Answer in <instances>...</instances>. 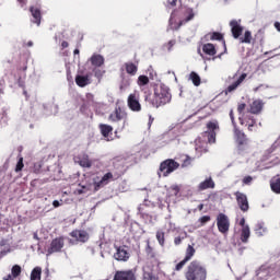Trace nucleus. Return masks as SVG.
I'll use <instances>...</instances> for the list:
<instances>
[{
	"label": "nucleus",
	"instance_id": "f257e3e1",
	"mask_svg": "<svg viewBox=\"0 0 280 280\" xmlns=\"http://www.w3.org/2000/svg\"><path fill=\"white\" fill-rule=\"evenodd\" d=\"M154 88V98L151 101V105L154 108H160V106H165L172 102V93H170V88L162 83L160 80L152 83Z\"/></svg>",
	"mask_w": 280,
	"mask_h": 280
},
{
	"label": "nucleus",
	"instance_id": "f03ea898",
	"mask_svg": "<svg viewBox=\"0 0 280 280\" xmlns=\"http://www.w3.org/2000/svg\"><path fill=\"white\" fill-rule=\"evenodd\" d=\"M195 16H196V11H194L189 7H182L179 9V23L174 24V19H176V11H174L171 13L170 27L171 30H180L182 25H185V23H189V21H194Z\"/></svg>",
	"mask_w": 280,
	"mask_h": 280
},
{
	"label": "nucleus",
	"instance_id": "7ed1b4c3",
	"mask_svg": "<svg viewBox=\"0 0 280 280\" xmlns=\"http://www.w3.org/2000/svg\"><path fill=\"white\" fill-rule=\"evenodd\" d=\"M187 280H207V268L198 260H192L186 272Z\"/></svg>",
	"mask_w": 280,
	"mask_h": 280
},
{
	"label": "nucleus",
	"instance_id": "20e7f679",
	"mask_svg": "<svg viewBox=\"0 0 280 280\" xmlns=\"http://www.w3.org/2000/svg\"><path fill=\"white\" fill-rule=\"evenodd\" d=\"M208 130L201 133L199 137V142L203 143H214L215 142V130L220 128L218 121H210L207 124Z\"/></svg>",
	"mask_w": 280,
	"mask_h": 280
},
{
	"label": "nucleus",
	"instance_id": "39448f33",
	"mask_svg": "<svg viewBox=\"0 0 280 280\" xmlns=\"http://www.w3.org/2000/svg\"><path fill=\"white\" fill-rule=\"evenodd\" d=\"M109 121L117 122L122 121V126L118 130H124L128 126V113L120 106H116L115 110L108 117Z\"/></svg>",
	"mask_w": 280,
	"mask_h": 280
},
{
	"label": "nucleus",
	"instance_id": "423d86ee",
	"mask_svg": "<svg viewBox=\"0 0 280 280\" xmlns=\"http://www.w3.org/2000/svg\"><path fill=\"white\" fill-rule=\"evenodd\" d=\"M178 167H180V164H178V162L172 159H168L161 163L160 172L158 174L159 176H164V177L170 176V174H172V172H176Z\"/></svg>",
	"mask_w": 280,
	"mask_h": 280
},
{
	"label": "nucleus",
	"instance_id": "0eeeda50",
	"mask_svg": "<svg viewBox=\"0 0 280 280\" xmlns=\"http://www.w3.org/2000/svg\"><path fill=\"white\" fill-rule=\"evenodd\" d=\"M275 275H280V265H271L269 267H260L257 277L259 279L268 280V277H275Z\"/></svg>",
	"mask_w": 280,
	"mask_h": 280
},
{
	"label": "nucleus",
	"instance_id": "6e6552de",
	"mask_svg": "<svg viewBox=\"0 0 280 280\" xmlns=\"http://www.w3.org/2000/svg\"><path fill=\"white\" fill-rule=\"evenodd\" d=\"M234 135L238 148V152H244V150H248V139L246 135L238 130L237 127H234Z\"/></svg>",
	"mask_w": 280,
	"mask_h": 280
},
{
	"label": "nucleus",
	"instance_id": "1a4fd4ad",
	"mask_svg": "<svg viewBox=\"0 0 280 280\" xmlns=\"http://www.w3.org/2000/svg\"><path fill=\"white\" fill-rule=\"evenodd\" d=\"M217 226L220 233H229V229L231 226L229 217L224 213H219L217 217Z\"/></svg>",
	"mask_w": 280,
	"mask_h": 280
},
{
	"label": "nucleus",
	"instance_id": "9d476101",
	"mask_svg": "<svg viewBox=\"0 0 280 280\" xmlns=\"http://www.w3.org/2000/svg\"><path fill=\"white\" fill-rule=\"evenodd\" d=\"M70 235L74 238V241L71 238L69 240L71 244H78V242L85 244V242H89V232L84 230H74L70 233Z\"/></svg>",
	"mask_w": 280,
	"mask_h": 280
},
{
	"label": "nucleus",
	"instance_id": "9b49d317",
	"mask_svg": "<svg viewBox=\"0 0 280 280\" xmlns=\"http://www.w3.org/2000/svg\"><path fill=\"white\" fill-rule=\"evenodd\" d=\"M62 248H65V238L63 237L54 238L50 243L49 248L47 249V257H49V255H54V253H60Z\"/></svg>",
	"mask_w": 280,
	"mask_h": 280
},
{
	"label": "nucleus",
	"instance_id": "f8f14e48",
	"mask_svg": "<svg viewBox=\"0 0 280 280\" xmlns=\"http://www.w3.org/2000/svg\"><path fill=\"white\" fill-rule=\"evenodd\" d=\"M237 75H238V72L234 73L233 80H235V82H233L226 88L225 93H233V91H236L238 86H241L242 82H244L246 78H248V74L245 72L238 77Z\"/></svg>",
	"mask_w": 280,
	"mask_h": 280
},
{
	"label": "nucleus",
	"instance_id": "ddd939ff",
	"mask_svg": "<svg viewBox=\"0 0 280 280\" xmlns=\"http://www.w3.org/2000/svg\"><path fill=\"white\" fill-rule=\"evenodd\" d=\"M117 177L113 175V173H106L102 179L94 180V191H100L103 187H106L110 180H115Z\"/></svg>",
	"mask_w": 280,
	"mask_h": 280
},
{
	"label": "nucleus",
	"instance_id": "4468645a",
	"mask_svg": "<svg viewBox=\"0 0 280 280\" xmlns=\"http://www.w3.org/2000/svg\"><path fill=\"white\" fill-rule=\"evenodd\" d=\"M234 196L236 197V202L241 211H243V213H246V211L250 209V206L248 205V197L246 196V194L236 191Z\"/></svg>",
	"mask_w": 280,
	"mask_h": 280
},
{
	"label": "nucleus",
	"instance_id": "2eb2a0df",
	"mask_svg": "<svg viewBox=\"0 0 280 280\" xmlns=\"http://www.w3.org/2000/svg\"><path fill=\"white\" fill-rule=\"evenodd\" d=\"M127 106L132 113H141V103H139V96L137 94H130L128 96Z\"/></svg>",
	"mask_w": 280,
	"mask_h": 280
},
{
	"label": "nucleus",
	"instance_id": "dca6fc26",
	"mask_svg": "<svg viewBox=\"0 0 280 280\" xmlns=\"http://www.w3.org/2000/svg\"><path fill=\"white\" fill-rule=\"evenodd\" d=\"M113 280H137L133 270L116 271Z\"/></svg>",
	"mask_w": 280,
	"mask_h": 280
},
{
	"label": "nucleus",
	"instance_id": "f3484780",
	"mask_svg": "<svg viewBox=\"0 0 280 280\" xmlns=\"http://www.w3.org/2000/svg\"><path fill=\"white\" fill-rule=\"evenodd\" d=\"M240 23V20H232L230 22L233 38H238L240 36H242V32H244V27H242Z\"/></svg>",
	"mask_w": 280,
	"mask_h": 280
},
{
	"label": "nucleus",
	"instance_id": "a211bd4d",
	"mask_svg": "<svg viewBox=\"0 0 280 280\" xmlns=\"http://www.w3.org/2000/svg\"><path fill=\"white\" fill-rule=\"evenodd\" d=\"M198 191H206V189H215V182L212 177H207L203 182L199 183Z\"/></svg>",
	"mask_w": 280,
	"mask_h": 280
},
{
	"label": "nucleus",
	"instance_id": "6ab92c4d",
	"mask_svg": "<svg viewBox=\"0 0 280 280\" xmlns=\"http://www.w3.org/2000/svg\"><path fill=\"white\" fill-rule=\"evenodd\" d=\"M114 258L117 259V261H128V259H130V254L128 250H126V248L117 247Z\"/></svg>",
	"mask_w": 280,
	"mask_h": 280
},
{
	"label": "nucleus",
	"instance_id": "aec40b11",
	"mask_svg": "<svg viewBox=\"0 0 280 280\" xmlns=\"http://www.w3.org/2000/svg\"><path fill=\"white\" fill-rule=\"evenodd\" d=\"M100 130L105 141H113V126L100 125Z\"/></svg>",
	"mask_w": 280,
	"mask_h": 280
},
{
	"label": "nucleus",
	"instance_id": "412c9836",
	"mask_svg": "<svg viewBox=\"0 0 280 280\" xmlns=\"http://www.w3.org/2000/svg\"><path fill=\"white\" fill-rule=\"evenodd\" d=\"M74 80H75V84L81 89H84V86H89V84L91 83V78L89 77V74H85V75L77 74Z\"/></svg>",
	"mask_w": 280,
	"mask_h": 280
},
{
	"label": "nucleus",
	"instance_id": "4be33fe9",
	"mask_svg": "<svg viewBox=\"0 0 280 280\" xmlns=\"http://www.w3.org/2000/svg\"><path fill=\"white\" fill-rule=\"evenodd\" d=\"M264 108V101L256 100L250 104V113L253 115H259Z\"/></svg>",
	"mask_w": 280,
	"mask_h": 280
},
{
	"label": "nucleus",
	"instance_id": "5701e85b",
	"mask_svg": "<svg viewBox=\"0 0 280 280\" xmlns=\"http://www.w3.org/2000/svg\"><path fill=\"white\" fill-rule=\"evenodd\" d=\"M30 12L33 16L32 19V23H35L37 25H40V19H42V15H40V8L36 7H31L30 8Z\"/></svg>",
	"mask_w": 280,
	"mask_h": 280
},
{
	"label": "nucleus",
	"instance_id": "b1692460",
	"mask_svg": "<svg viewBox=\"0 0 280 280\" xmlns=\"http://www.w3.org/2000/svg\"><path fill=\"white\" fill-rule=\"evenodd\" d=\"M254 231H255L257 237H264V235H266V233H268V229L266 228V224L264 222H258L255 225Z\"/></svg>",
	"mask_w": 280,
	"mask_h": 280
},
{
	"label": "nucleus",
	"instance_id": "393cba45",
	"mask_svg": "<svg viewBox=\"0 0 280 280\" xmlns=\"http://www.w3.org/2000/svg\"><path fill=\"white\" fill-rule=\"evenodd\" d=\"M90 62L92 67H102V65H104V56L94 54L90 58Z\"/></svg>",
	"mask_w": 280,
	"mask_h": 280
},
{
	"label": "nucleus",
	"instance_id": "a878e982",
	"mask_svg": "<svg viewBox=\"0 0 280 280\" xmlns=\"http://www.w3.org/2000/svg\"><path fill=\"white\" fill-rule=\"evenodd\" d=\"M202 51L206 54V56H215L218 54V50H215V46L211 43L205 44L202 46Z\"/></svg>",
	"mask_w": 280,
	"mask_h": 280
},
{
	"label": "nucleus",
	"instance_id": "bb28decb",
	"mask_svg": "<svg viewBox=\"0 0 280 280\" xmlns=\"http://www.w3.org/2000/svg\"><path fill=\"white\" fill-rule=\"evenodd\" d=\"M249 238H250V226L246 225L241 230V242H243V244H247Z\"/></svg>",
	"mask_w": 280,
	"mask_h": 280
},
{
	"label": "nucleus",
	"instance_id": "cd10ccee",
	"mask_svg": "<svg viewBox=\"0 0 280 280\" xmlns=\"http://www.w3.org/2000/svg\"><path fill=\"white\" fill-rule=\"evenodd\" d=\"M279 145H280V138L276 140L275 143L271 145V148L265 152V154L262 155V161H268V159H270V154H272L275 150L279 148Z\"/></svg>",
	"mask_w": 280,
	"mask_h": 280
},
{
	"label": "nucleus",
	"instance_id": "c85d7f7f",
	"mask_svg": "<svg viewBox=\"0 0 280 280\" xmlns=\"http://www.w3.org/2000/svg\"><path fill=\"white\" fill-rule=\"evenodd\" d=\"M78 159H79V160H78V163H79V165H80L81 167H86V168L92 167L93 162H91V161L89 160V155L84 154V155H82V156H80V158H78Z\"/></svg>",
	"mask_w": 280,
	"mask_h": 280
},
{
	"label": "nucleus",
	"instance_id": "c756f323",
	"mask_svg": "<svg viewBox=\"0 0 280 280\" xmlns=\"http://www.w3.org/2000/svg\"><path fill=\"white\" fill-rule=\"evenodd\" d=\"M270 187L275 194H280V176L279 175L271 179Z\"/></svg>",
	"mask_w": 280,
	"mask_h": 280
},
{
	"label": "nucleus",
	"instance_id": "7c9ffc66",
	"mask_svg": "<svg viewBox=\"0 0 280 280\" xmlns=\"http://www.w3.org/2000/svg\"><path fill=\"white\" fill-rule=\"evenodd\" d=\"M208 36L210 37V40H223L224 52H226V42H224V36L222 33L214 32L208 34Z\"/></svg>",
	"mask_w": 280,
	"mask_h": 280
},
{
	"label": "nucleus",
	"instance_id": "2f4dec72",
	"mask_svg": "<svg viewBox=\"0 0 280 280\" xmlns=\"http://www.w3.org/2000/svg\"><path fill=\"white\" fill-rule=\"evenodd\" d=\"M125 67H126V71H127V73H129V75H137V71H138L137 65H135L132 62H127V63H125Z\"/></svg>",
	"mask_w": 280,
	"mask_h": 280
},
{
	"label": "nucleus",
	"instance_id": "473e14b6",
	"mask_svg": "<svg viewBox=\"0 0 280 280\" xmlns=\"http://www.w3.org/2000/svg\"><path fill=\"white\" fill-rule=\"evenodd\" d=\"M196 255V248H194V246L188 245L186 248V255H185V260L186 261H190L191 257H194Z\"/></svg>",
	"mask_w": 280,
	"mask_h": 280
},
{
	"label": "nucleus",
	"instance_id": "72a5a7b5",
	"mask_svg": "<svg viewBox=\"0 0 280 280\" xmlns=\"http://www.w3.org/2000/svg\"><path fill=\"white\" fill-rule=\"evenodd\" d=\"M43 269L40 267H35L31 272V280H40V275Z\"/></svg>",
	"mask_w": 280,
	"mask_h": 280
},
{
	"label": "nucleus",
	"instance_id": "f704fd0d",
	"mask_svg": "<svg viewBox=\"0 0 280 280\" xmlns=\"http://www.w3.org/2000/svg\"><path fill=\"white\" fill-rule=\"evenodd\" d=\"M189 80H191L194 86H198L201 82L200 75L197 72H190Z\"/></svg>",
	"mask_w": 280,
	"mask_h": 280
},
{
	"label": "nucleus",
	"instance_id": "c9c22d12",
	"mask_svg": "<svg viewBox=\"0 0 280 280\" xmlns=\"http://www.w3.org/2000/svg\"><path fill=\"white\" fill-rule=\"evenodd\" d=\"M22 272V268L19 265H14L11 268V275L13 276V279H16V277H20Z\"/></svg>",
	"mask_w": 280,
	"mask_h": 280
},
{
	"label": "nucleus",
	"instance_id": "e433bc0d",
	"mask_svg": "<svg viewBox=\"0 0 280 280\" xmlns=\"http://www.w3.org/2000/svg\"><path fill=\"white\" fill-rule=\"evenodd\" d=\"M156 240H158L160 246H164L165 245V233L163 231H158Z\"/></svg>",
	"mask_w": 280,
	"mask_h": 280
},
{
	"label": "nucleus",
	"instance_id": "4c0bfd02",
	"mask_svg": "<svg viewBox=\"0 0 280 280\" xmlns=\"http://www.w3.org/2000/svg\"><path fill=\"white\" fill-rule=\"evenodd\" d=\"M253 39V35L250 31H246L244 34V37H241V43L250 44V40Z\"/></svg>",
	"mask_w": 280,
	"mask_h": 280
},
{
	"label": "nucleus",
	"instance_id": "58836bf2",
	"mask_svg": "<svg viewBox=\"0 0 280 280\" xmlns=\"http://www.w3.org/2000/svg\"><path fill=\"white\" fill-rule=\"evenodd\" d=\"M168 194H171V196H178V194H180V187H178V185H173L168 188Z\"/></svg>",
	"mask_w": 280,
	"mask_h": 280
},
{
	"label": "nucleus",
	"instance_id": "ea45409f",
	"mask_svg": "<svg viewBox=\"0 0 280 280\" xmlns=\"http://www.w3.org/2000/svg\"><path fill=\"white\" fill-rule=\"evenodd\" d=\"M149 82H150V78H148L145 75H140L138 78V85L139 86H145Z\"/></svg>",
	"mask_w": 280,
	"mask_h": 280
},
{
	"label": "nucleus",
	"instance_id": "a19ab883",
	"mask_svg": "<svg viewBox=\"0 0 280 280\" xmlns=\"http://www.w3.org/2000/svg\"><path fill=\"white\" fill-rule=\"evenodd\" d=\"M143 280H159V277H156L154 273L150 271H145L143 273Z\"/></svg>",
	"mask_w": 280,
	"mask_h": 280
},
{
	"label": "nucleus",
	"instance_id": "79ce46f5",
	"mask_svg": "<svg viewBox=\"0 0 280 280\" xmlns=\"http://www.w3.org/2000/svg\"><path fill=\"white\" fill-rule=\"evenodd\" d=\"M147 73L150 80H156V71H154V68H152V66L148 68Z\"/></svg>",
	"mask_w": 280,
	"mask_h": 280
},
{
	"label": "nucleus",
	"instance_id": "37998d69",
	"mask_svg": "<svg viewBox=\"0 0 280 280\" xmlns=\"http://www.w3.org/2000/svg\"><path fill=\"white\" fill-rule=\"evenodd\" d=\"M23 167H25V164H23V156H20L15 166V172H22Z\"/></svg>",
	"mask_w": 280,
	"mask_h": 280
},
{
	"label": "nucleus",
	"instance_id": "c03bdc74",
	"mask_svg": "<svg viewBox=\"0 0 280 280\" xmlns=\"http://www.w3.org/2000/svg\"><path fill=\"white\" fill-rule=\"evenodd\" d=\"M8 122V114L5 110L0 112V126Z\"/></svg>",
	"mask_w": 280,
	"mask_h": 280
},
{
	"label": "nucleus",
	"instance_id": "a18cd8bd",
	"mask_svg": "<svg viewBox=\"0 0 280 280\" xmlns=\"http://www.w3.org/2000/svg\"><path fill=\"white\" fill-rule=\"evenodd\" d=\"M14 84H18L20 86V89H23L25 86V78L20 77L18 79H15Z\"/></svg>",
	"mask_w": 280,
	"mask_h": 280
},
{
	"label": "nucleus",
	"instance_id": "49530a36",
	"mask_svg": "<svg viewBox=\"0 0 280 280\" xmlns=\"http://www.w3.org/2000/svg\"><path fill=\"white\" fill-rule=\"evenodd\" d=\"M187 261L189 260H186V258H184L182 261H179L176 267H175V270H183V268L185 267V264H187Z\"/></svg>",
	"mask_w": 280,
	"mask_h": 280
},
{
	"label": "nucleus",
	"instance_id": "de8ad7c7",
	"mask_svg": "<svg viewBox=\"0 0 280 280\" xmlns=\"http://www.w3.org/2000/svg\"><path fill=\"white\" fill-rule=\"evenodd\" d=\"M211 221V217L210 215H203L199 219V222L201 225H205L207 224V222H210Z\"/></svg>",
	"mask_w": 280,
	"mask_h": 280
},
{
	"label": "nucleus",
	"instance_id": "09e8293b",
	"mask_svg": "<svg viewBox=\"0 0 280 280\" xmlns=\"http://www.w3.org/2000/svg\"><path fill=\"white\" fill-rule=\"evenodd\" d=\"M253 183V176H245L243 178V185H250Z\"/></svg>",
	"mask_w": 280,
	"mask_h": 280
},
{
	"label": "nucleus",
	"instance_id": "8fccbe9b",
	"mask_svg": "<svg viewBox=\"0 0 280 280\" xmlns=\"http://www.w3.org/2000/svg\"><path fill=\"white\" fill-rule=\"evenodd\" d=\"M45 110H49V108H54V113H58V105L52 104V105H44Z\"/></svg>",
	"mask_w": 280,
	"mask_h": 280
},
{
	"label": "nucleus",
	"instance_id": "3c124183",
	"mask_svg": "<svg viewBox=\"0 0 280 280\" xmlns=\"http://www.w3.org/2000/svg\"><path fill=\"white\" fill-rule=\"evenodd\" d=\"M230 118L234 128H237V122H235V116L233 114V109L230 110Z\"/></svg>",
	"mask_w": 280,
	"mask_h": 280
},
{
	"label": "nucleus",
	"instance_id": "603ef678",
	"mask_svg": "<svg viewBox=\"0 0 280 280\" xmlns=\"http://www.w3.org/2000/svg\"><path fill=\"white\" fill-rule=\"evenodd\" d=\"M94 75H95V78H102V75H104V71L95 68L94 69Z\"/></svg>",
	"mask_w": 280,
	"mask_h": 280
},
{
	"label": "nucleus",
	"instance_id": "864d4df0",
	"mask_svg": "<svg viewBox=\"0 0 280 280\" xmlns=\"http://www.w3.org/2000/svg\"><path fill=\"white\" fill-rule=\"evenodd\" d=\"M265 89H268V86L265 84H260L254 89V93H258V91H264Z\"/></svg>",
	"mask_w": 280,
	"mask_h": 280
},
{
	"label": "nucleus",
	"instance_id": "5fc2aeb1",
	"mask_svg": "<svg viewBox=\"0 0 280 280\" xmlns=\"http://www.w3.org/2000/svg\"><path fill=\"white\" fill-rule=\"evenodd\" d=\"M183 240H185V237H180V236L175 237L174 240L175 246H180Z\"/></svg>",
	"mask_w": 280,
	"mask_h": 280
},
{
	"label": "nucleus",
	"instance_id": "6e6d98bb",
	"mask_svg": "<svg viewBox=\"0 0 280 280\" xmlns=\"http://www.w3.org/2000/svg\"><path fill=\"white\" fill-rule=\"evenodd\" d=\"M246 108V104H240L238 107H237V110L240 113V115H242L244 113V109Z\"/></svg>",
	"mask_w": 280,
	"mask_h": 280
},
{
	"label": "nucleus",
	"instance_id": "4d7b16f0",
	"mask_svg": "<svg viewBox=\"0 0 280 280\" xmlns=\"http://www.w3.org/2000/svg\"><path fill=\"white\" fill-rule=\"evenodd\" d=\"M176 1L178 0H167V8H174L176 5Z\"/></svg>",
	"mask_w": 280,
	"mask_h": 280
},
{
	"label": "nucleus",
	"instance_id": "13d9d810",
	"mask_svg": "<svg viewBox=\"0 0 280 280\" xmlns=\"http://www.w3.org/2000/svg\"><path fill=\"white\" fill-rule=\"evenodd\" d=\"M176 45V40L172 39L168 42L167 46H168V51H172V47H174Z\"/></svg>",
	"mask_w": 280,
	"mask_h": 280
},
{
	"label": "nucleus",
	"instance_id": "bf43d9fd",
	"mask_svg": "<svg viewBox=\"0 0 280 280\" xmlns=\"http://www.w3.org/2000/svg\"><path fill=\"white\" fill-rule=\"evenodd\" d=\"M21 8H25L27 5V0H16Z\"/></svg>",
	"mask_w": 280,
	"mask_h": 280
},
{
	"label": "nucleus",
	"instance_id": "052dcab7",
	"mask_svg": "<svg viewBox=\"0 0 280 280\" xmlns=\"http://www.w3.org/2000/svg\"><path fill=\"white\" fill-rule=\"evenodd\" d=\"M240 226H242V229H244V226H248V224H246V219L244 218L241 219Z\"/></svg>",
	"mask_w": 280,
	"mask_h": 280
},
{
	"label": "nucleus",
	"instance_id": "680f3d73",
	"mask_svg": "<svg viewBox=\"0 0 280 280\" xmlns=\"http://www.w3.org/2000/svg\"><path fill=\"white\" fill-rule=\"evenodd\" d=\"M52 207H54L55 209H58V207H60V201L54 200V201H52Z\"/></svg>",
	"mask_w": 280,
	"mask_h": 280
},
{
	"label": "nucleus",
	"instance_id": "e2e57ef3",
	"mask_svg": "<svg viewBox=\"0 0 280 280\" xmlns=\"http://www.w3.org/2000/svg\"><path fill=\"white\" fill-rule=\"evenodd\" d=\"M61 47H62V49H67V47H69V43L66 42V40H63V42L61 43Z\"/></svg>",
	"mask_w": 280,
	"mask_h": 280
},
{
	"label": "nucleus",
	"instance_id": "0e129e2a",
	"mask_svg": "<svg viewBox=\"0 0 280 280\" xmlns=\"http://www.w3.org/2000/svg\"><path fill=\"white\" fill-rule=\"evenodd\" d=\"M222 56H224V52H221V54H219L218 56H213L212 57V60H218V58L220 59V58H222Z\"/></svg>",
	"mask_w": 280,
	"mask_h": 280
},
{
	"label": "nucleus",
	"instance_id": "69168bd1",
	"mask_svg": "<svg viewBox=\"0 0 280 280\" xmlns=\"http://www.w3.org/2000/svg\"><path fill=\"white\" fill-rule=\"evenodd\" d=\"M3 280H14V277L12 275H8L3 278Z\"/></svg>",
	"mask_w": 280,
	"mask_h": 280
},
{
	"label": "nucleus",
	"instance_id": "338daca9",
	"mask_svg": "<svg viewBox=\"0 0 280 280\" xmlns=\"http://www.w3.org/2000/svg\"><path fill=\"white\" fill-rule=\"evenodd\" d=\"M254 126H255V120H252V124L248 125V130H253Z\"/></svg>",
	"mask_w": 280,
	"mask_h": 280
},
{
	"label": "nucleus",
	"instance_id": "774afa93",
	"mask_svg": "<svg viewBox=\"0 0 280 280\" xmlns=\"http://www.w3.org/2000/svg\"><path fill=\"white\" fill-rule=\"evenodd\" d=\"M275 27H276V30H278V32H280V23L279 22L275 23Z\"/></svg>",
	"mask_w": 280,
	"mask_h": 280
}]
</instances>
